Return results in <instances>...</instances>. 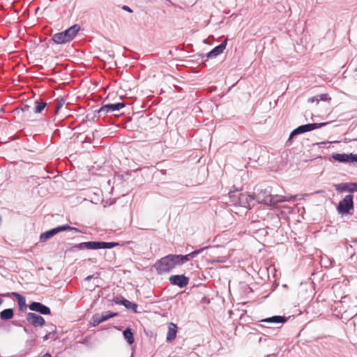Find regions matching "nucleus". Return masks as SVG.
Segmentation results:
<instances>
[{"label": "nucleus", "instance_id": "obj_1", "mask_svg": "<svg viewBox=\"0 0 357 357\" xmlns=\"http://www.w3.org/2000/svg\"><path fill=\"white\" fill-rule=\"evenodd\" d=\"M305 196V195H296L289 197L279 195H273L271 194L270 190L266 188L258 190L253 195L255 201L258 204H262L270 206H276L281 202H295L296 200H301L304 199Z\"/></svg>", "mask_w": 357, "mask_h": 357}, {"label": "nucleus", "instance_id": "obj_2", "mask_svg": "<svg viewBox=\"0 0 357 357\" xmlns=\"http://www.w3.org/2000/svg\"><path fill=\"white\" fill-rule=\"evenodd\" d=\"M178 257L176 255H169L162 257L155 265L157 271L160 274L169 273L178 265Z\"/></svg>", "mask_w": 357, "mask_h": 357}, {"label": "nucleus", "instance_id": "obj_3", "mask_svg": "<svg viewBox=\"0 0 357 357\" xmlns=\"http://www.w3.org/2000/svg\"><path fill=\"white\" fill-rule=\"evenodd\" d=\"M79 26L75 24L64 31L55 33L52 39L57 44H63L73 40L79 31Z\"/></svg>", "mask_w": 357, "mask_h": 357}, {"label": "nucleus", "instance_id": "obj_4", "mask_svg": "<svg viewBox=\"0 0 357 357\" xmlns=\"http://www.w3.org/2000/svg\"><path fill=\"white\" fill-rule=\"evenodd\" d=\"M328 123H309L298 126L296 129H294L290 134L289 139L290 140L294 136L305 133L306 132H309L313 130L316 128H319Z\"/></svg>", "mask_w": 357, "mask_h": 357}, {"label": "nucleus", "instance_id": "obj_5", "mask_svg": "<svg viewBox=\"0 0 357 357\" xmlns=\"http://www.w3.org/2000/svg\"><path fill=\"white\" fill-rule=\"evenodd\" d=\"M255 197L247 193H240L238 196V204L246 208L254 206Z\"/></svg>", "mask_w": 357, "mask_h": 357}, {"label": "nucleus", "instance_id": "obj_6", "mask_svg": "<svg viewBox=\"0 0 357 357\" xmlns=\"http://www.w3.org/2000/svg\"><path fill=\"white\" fill-rule=\"evenodd\" d=\"M353 208V196L351 195H347L342 201L340 202L337 209L341 213H348Z\"/></svg>", "mask_w": 357, "mask_h": 357}, {"label": "nucleus", "instance_id": "obj_7", "mask_svg": "<svg viewBox=\"0 0 357 357\" xmlns=\"http://www.w3.org/2000/svg\"><path fill=\"white\" fill-rule=\"evenodd\" d=\"M116 315V313H112L110 312H105L101 314H96L92 317L91 323L93 326H96L102 323V321H106L109 318L114 317Z\"/></svg>", "mask_w": 357, "mask_h": 357}, {"label": "nucleus", "instance_id": "obj_8", "mask_svg": "<svg viewBox=\"0 0 357 357\" xmlns=\"http://www.w3.org/2000/svg\"><path fill=\"white\" fill-rule=\"evenodd\" d=\"M169 282L173 285H176L183 288L188 284L189 278L183 275H176L169 278Z\"/></svg>", "mask_w": 357, "mask_h": 357}, {"label": "nucleus", "instance_id": "obj_9", "mask_svg": "<svg viewBox=\"0 0 357 357\" xmlns=\"http://www.w3.org/2000/svg\"><path fill=\"white\" fill-rule=\"evenodd\" d=\"M27 321L35 327L41 326L45 324V319L40 315L29 312L26 316Z\"/></svg>", "mask_w": 357, "mask_h": 357}, {"label": "nucleus", "instance_id": "obj_10", "mask_svg": "<svg viewBox=\"0 0 357 357\" xmlns=\"http://www.w3.org/2000/svg\"><path fill=\"white\" fill-rule=\"evenodd\" d=\"M125 107V104L123 102H117L112 104H106L101 107L99 110V112H114L116 111H119L121 109Z\"/></svg>", "mask_w": 357, "mask_h": 357}, {"label": "nucleus", "instance_id": "obj_11", "mask_svg": "<svg viewBox=\"0 0 357 357\" xmlns=\"http://www.w3.org/2000/svg\"><path fill=\"white\" fill-rule=\"evenodd\" d=\"M334 187L337 191L343 192H354L357 191V183H342L335 184Z\"/></svg>", "mask_w": 357, "mask_h": 357}, {"label": "nucleus", "instance_id": "obj_12", "mask_svg": "<svg viewBox=\"0 0 357 357\" xmlns=\"http://www.w3.org/2000/svg\"><path fill=\"white\" fill-rule=\"evenodd\" d=\"M29 309L32 311L39 312L43 314H50V310L48 307L38 302H33L32 303H31L29 305Z\"/></svg>", "mask_w": 357, "mask_h": 357}, {"label": "nucleus", "instance_id": "obj_13", "mask_svg": "<svg viewBox=\"0 0 357 357\" xmlns=\"http://www.w3.org/2000/svg\"><path fill=\"white\" fill-rule=\"evenodd\" d=\"M67 227H62V226H59L58 227H56L54 229H52L50 231H47L46 232H44L41 235H40V241H47L48 238L52 237L54 234H56V233H58L59 231H63V230H65Z\"/></svg>", "mask_w": 357, "mask_h": 357}, {"label": "nucleus", "instance_id": "obj_14", "mask_svg": "<svg viewBox=\"0 0 357 357\" xmlns=\"http://www.w3.org/2000/svg\"><path fill=\"white\" fill-rule=\"evenodd\" d=\"M178 331V327L177 326L171 322L168 324V332L167 334L166 340L168 342H171L174 340L176 337V333Z\"/></svg>", "mask_w": 357, "mask_h": 357}, {"label": "nucleus", "instance_id": "obj_15", "mask_svg": "<svg viewBox=\"0 0 357 357\" xmlns=\"http://www.w3.org/2000/svg\"><path fill=\"white\" fill-rule=\"evenodd\" d=\"M226 45H227V41L225 40L223 43H222L220 45H219L218 46L214 47L211 51H210L208 53L207 56L208 58H213V57L217 56L218 55H219L223 52V51L225 50V49L226 47Z\"/></svg>", "mask_w": 357, "mask_h": 357}, {"label": "nucleus", "instance_id": "obj_16", "mask_svg": "<svg viewBox=\"0 0 357 357\" xmlns=\"http://www.w3.org/2000/svg\"><path fill=\"white\" fill-rule=\"evenodd\" d=\"M333 158L338 162H352L353 154H347V153H335L332 155Z\"/></svg>", "mask_w": 357, "mask_h": 357}, {"label": "nucleus", "instance_id": "obj_17", "mask_svg": "<svg viewBox=\"0 0 357 357\" xmlns=\"http://www.w3.org/2000/svg\"><path fill=\"white\" fill-rule=\"evenodd\" d=\"M287 321V319L285 317L282 316H273L269 318H266L264 319H262V322L266 323H272V324H284Z\"/></svg>", "mask_w": 357, "mask_h": 357}, {"label": "nucleus", "instance_id": "obj_18", "mask_svg": "<svg viewBox=\"0 0 357 357\" xmlns=\"http://www.w3.org/2000/svg\"><path fill=\"white\" fill-rule=\"evenodd\" d=\"M202 250H195L192 252L191 253L186 255H176L178 257L177 258V261H178V265L183 264L184 262L190 260V257H194L197 255V254L200 253Z\"/></svg>", "mask_w": 357, "mask_h": 357}, {"label": "nucleus", "instance_id": "obj_19", "mask_svg": "<svg viewBox=\"0 0 357 357\" xmlns=\"http://www.w3.org/2000/svg\"><path fill=\"white\" fill-rule=\"evenodd\" d=\"M13 310L11 308L6 309L0 313V317L2 320H8L13 317Z\"/></svg>", "mask_w": 357, "mask_h": 357}, {"label": "nucleus", "instance_id": "obj_20", "mask_svg": "<svg viewBox=\"0 0 357 357\" xmlns=\"http://www.w3.org/2000/svg\"><path fill=\"white\" fill-rule=\"evenodd\" d=\"M12 295L17 299V303L20 309L26 308L25 297L17 292H13Z\"/></svg>", "mask_w": 357, "mask_h": 357}, {"label": "nucleus", "instance_id": "obj_21", "mask_svg": "<svg viewBox=\"0 0 357 357\" xmlns=\"http://www.w3.org/2000/svg\"><path fill=\"white\" fill-rule=\"evenodd\" d=\"M83 244L84 245V248H86L87 249H93V250L102 249L101 242L90 241V242L84 243Z\"/></svg>", "mask_w": 357, "mask_h": 357}, {"label": "nucleus", "instance_id": "obj_22", "mask_svg": "<svg viewBox=\"0 0 357 357\" xmlns=\"http://www.w3.org/2000/svg\"><path fill=\"white\" fill-rule=\"evenodd\" d=\"M123 336L129 344H131L134 342L133 334L130 329L127 328L126 330H125L123 331Z\"/></svg>", "mask_w": 357, "mask_h": 357}, {"label": "nucleus", "instance_id": "obj_23", "mask_svg": "<svg viewBox=\"0 0 357 357\" xmlns=\"http://www.w3.org/2000/svg\"><path fill=\"white\" fill-rule=\"evenodd\" d=\"M35 105H36V106L33 108V112H35V113H40L44 109L45 106L47 105L46 102H39L37 101L35 102Z\"/></svg>", "mask_w": 357, "mask_h": 357}, {"label": "nucleus", "instance_id": "obj_24", "mask_svg": "<svg viewBox=\"0 0 357 357\" xmlns=\"http://www.w3.org/2000/svg\"><path fill=\"white\" fill-rule=\"evenodd\" d=\"M119 245V243H114V242H101V247L102 248H114L116 246H118Z\"/></svg>", "mask_w": 357, "mask_h": 357}, {"label": "nucleus", "instance_id": "obj_25", "mask_svg": "<svg viewBox=\"0 0 357 357\" xmlns=\"http://www.w3.org/2000/svg\"><path fill=\"white\" fill-rule=\"evenodd\" d=\"M64 103H65V102L63 98L57 99L56 100V102H55L56 113H57L59 112V110L60 109V108H61L63 106Z\"/></svg>", "mask_w": 357, "mask_h": 357}, {"label": "nucleus", "instance_id": "obj_26", "mask_svg": "<svg viewBox=\"0 0 357 357\" xmlns=\"http://www.w3.org/2000/svg\"><path fill=\"white\" fill-rule=\"evenodd\" d=\"M319 97H320V99H321V100H324V101H326V100H331V98H330V97H328V95L327 93H323V94H321V95L319 96Z\"/></svg>", "mask_w": 357, "mask_h": 357}, {"label": "nucleus", "instance_id": "obj_27", "mask_svg": "<svg viewBox=\"0 0 357 357\" xmlns=\"http://www.w3.org/2000/svg\"><path fill=\"white\" fill-rule=\"evenodd\" d=\"M123 9L124 10L128 11V12H130V13H132V10L130 9V7H128V6H123Z\"/></svg>", "mask_w": 357, "mask_h": 357}, {"label": "nucleus", "instance_id": "obj_28", "mask_svg": "<svg viewBox=\"0 0 357 357\" xmlns=\"http://www.w3.org/2000/svg\"><path fill=\"white\" fill-rule=\"evenodd\" d=\"M30 107L28 105H25L22 109L23 112H28L29 110Z\"/></svg>", "mask_w": 357, "mask_h": 357}, {"label": "nucleus", "instance_id": "obj_29", "mask_svg": "<svg viewBox=\"0 0 357 357\" xmlns=\"http://www.w3.org/2000/svg\"><path fill=\"white\" fill-rule=\"evenodd\" d=\"M351 158H352V162H357V154L356 155L353 154V157Z\"/></svg>", "mask_w": 357, "mask_h": 357}, {"label": "nucleus", "instance_id": "obj_30", "mask_svg": "<svg viewBox=\"0 0 357 357\" xmlns=\"http://www.w3.org/2000/svg\"><path fill=\"white\" fill-rule=\"evenodd\" d=\"M42 357H52L50 354H45V355H43Z\"/></svg>", "mask_w": 357, "mask_h": 357}, {"label": "nucleus", "instance_id": "obj_31", "mask_svg": "<svg viewBox=\"0 0 357 357\" xmlns=\"http://www.w3.org/2000/svg\"><path fill=\"white\" fill-rule=\"evenodd\" d=\"M100 193V191L99 190H97V192H94L96 195H99Z\"/></svg>", "mask_w": 357, "mask_h": 357}, {"label": "nucleus", "instance_id": "obj_32", "mask_svg": "<svg viewBox=\"0 0 357 357\" xmlns=\"http://www.w3.org/2000/svg\"><path fill=\"white\" fill-rule=\"evenodd\" d=\"M43 339H44L45 340H47V339H48V336H47V335H45V336L43 337Z\"/></svg>", "mask_w": 357, "mask_h": 357}, {"label": "nucleus", "instance_id": "obj_33", "mask_svg": "<svg viewBox=\"0 0 357 357\" xmlns=\"http://www.w3.org/2000/svg\"><path fill=\"white\" fill-rule=\"evenodd\" d=\"M3 301L0 299V305L2 303Z\"/></svg>", "mask_w": 357, "mask_h": 357}, {"label": "nucleus", "instance_id": "obj_34", "mask_svg": "<svg viewBox=\"0 0 357 357\" xmlns=\"http://www.w3.org/2000/svg\"><path fill=\"white\" fill-rule=\"evenodd\" d=\"M1 221V217L0 216V222Z\"/></svg>", "mask_w": 357, "mask_h": 357}]
</instances>
